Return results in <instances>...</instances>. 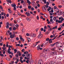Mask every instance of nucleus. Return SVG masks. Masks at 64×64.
Here are the masks:
<instances>
[{
    "mask_svg": "<svg viewBox=\"0 0 64 64\" xmlns=\"http://www.w3.org/2000/svg\"><path fill=\"white\" fill-rule=\"evenodd\" d=\"M32 46L33 47H35V46H36V45H35V44H34Z\"/></svg>",
    "mask_w": 64,
    "mask_h": 64,
    "instance_id": "nucleus-52",
    "label": "nucleus"
},
{
    "mask_svg": "<svg viewBox=\"0 0 64 64\" xmlns=\"http://www.w3.org/2000/svg\"><path fill=\"white\" fill-rule=\"evenodd\" d=\"M50 21L51 22H52V21H53V19H51L50 20Z\"/></svg>",
    "mask_w": 64,
    "mask_h": 64,
    "instance_id": "nucleus-55",
    "label": "nucleus"
},
{
    "mask_svg": "<svg viewBox=\"0 0 64 64\" xmlns=\"http://www.w3.org/2000/svg\"><path fill=\"white\" fill-rule=\"evenodd\" d=\"M59 52H61V53H62V52H63V50L60 48H59Z\"/></svg>",
    "mask_w": 64,
    "mask_h": 64,
    "instance_id": "nucleus-17",
    "label": "nucleus"
},
{
    "mask_svg": "<svg viewBox=\"0 0 64 64\" xmlns=\"http://www.w3.org/2000/svg\"><path fill=\"white\" fill-rule=\"evenodd\" d=\"M48 38H47L46 39V44H48ZM48 41V42H47Z\"/></svg>",
    "mask_w": 64,
    "mask_h": 64,
    "instance_id": "nucleus-16",
    "label": "nucleus"
},
{
    "mask_svg": "<svg viewBox=\"0 0 64 64\" xmlns=\"http://www.w3.org/2000/svg\"><path fill=\"white\" fill-rule=\"evenodd\" d=\"M39 43H40V41H38V42H36V46L37 44Z\"/></svg>",
    "mask_w": 64,
    "mask_h": 64,
    "instance_id": "nucleus-43",
    "label": "nucleus"
},
{
    "mask_svg": "<svg viewBox=\"0 0 64 64\" xmlns=\"http://www.w3.org/2000/svg\"><path fill=\"white\" fill-rule=\"evenodd\" d=\"M8 53L10 54H12V56H13V52H11L9 51L8 52Z\"/></svg>",
    "mask_w": 64,
    "mask_h": 64,
    "instance_id": "nucleus-19",
    "label": "nucleus"
},
{
    "mask_svg": "<svg viewBox=\"0 0 64 64\" xmlns=\"http://www.w3.org/2000/svg\"><path fill=\"white\" fill-rule=\"evenodd\" d=\"M31 10L32 11H33V10H34V8H31Z\"/></svg>",
    "mask_w": 64,
    "mask_h": 64,
    "instance_id": "nucleus-62",
    "label": "nucleus"
},
{
    "mask_svg": "<svg viewBox=\"0 0 64 64\" xmlns=\"http://www.w3.org/2000/svg\"><path fill=\"white\" fill-rule=\"evenodd\" d=\"M13 47L12 46H11L10 45H9L8 46V48H12V47Z\"/></svg>",
    "mask_w": 64,
    "mask_h": 64,
    "instance_id": "nucleus-36",
    "label": "nucleus"
},
{
    "mask_svg": "<svg viewBox=\"0 0 64 64\" xmlns=\"http://www.w3.org/2000/svg\"><path fill=\"white\" fill-rule=\"evenodd\" d=\"M16 28H18V27H19V25L18 24H16Z\"/></svg>",
    "mask_w": 64,
    "mask_h": 64,
    "instance_id": "nucleus-53",
    "label": "nucleus"
},
{
    "mask_svg": "<svg viewBox=\"0 0 64 64\" xmlns=\"http://www.w3.org/2000/svg\"><path fill=\"white\" fill-rule=\"evenodd\" d=\"M15 32H12V33L10 32L9 34V35H10V38H14V37H16V35L15 34Z\"/></svg>",
    "mask_w": 64,
    "mask_h": 64,
    "instance_id": "nucleus-1",
    "label": "nucleus"
},
{
    "mask_svg": "<svg viewBox=\"0 0 64 64\" xmlns=\"http://www.w3.org/2000/svg\"><path fill=\"white\" fill-rule=\"evenodd\" d=\"M43 1L44 2V4H46V5L45 7L47 9V8H48V2H47L46 1V0H43Z\"/></svg>",
    "mask_w": 64,
    "mask_h": 64,
    "instance_id": "nucleus-3",
    "label": "nucleus"
},
{
    "mask_svg": "<svg viewBox=\"0 0 64 64\" xmlns=\"http://www.w3.org/2000/svg\"><path fill=\"white\" fill-rule=\"evenodd\" d=\"M36 18L37 19V20H39V16H36Z\"/></svg>",
    "mask_w": 64,
    "mask_h": 64,
    "instance_id": "nucleus-47",
    "label": "nucleus"
},
{
    "mask_svg": "<svg viewBox=\"0 0 64 64\" xmlns=\"http://www.w3.org/2000/svg\"><path fill=\"white\" fill-rule=\"evenodd\" d=\"M39 35H43V34H41V32L40 31V33L39 34Z\"/></svg>",
    "mask_w": 64,
    "mask_h": 64,
    "instance_id": "nucleus-46",
    "label": "nucleus"
},
{
    "mask_svg": "<svg viewBox=\"0 0 64 64\" xmlns=\"http://www.w3.org/2000/svg\"><path fill=\"white\" fill-rule=\"evenodd\" d=\"M55 45V44L54 43L53 44H50V46H51L52 47L53 46H54Z\"/></svg>",
    "mask_w": 64,
    "mask_h": 64,
    "instance_id": "nucleus-21",
    "label": "nucleus"
},
{
    "mask_svg": "<svg viewBox=\"0 0 64 64\" xmlns=\"http://www.w3.org/2000/svg\"><path fill=\"white\" fill-rule=\"evenodd\" d=\"M21 51L22 52H24L25 51V50L24 49H23Z\"/></svg>",
    "mask_w": 64,
    "mask_h": 64,
    "instance_id": "nucleus-45",
    "label": "nucleus"
},
{
    "mask_svg": "<svg viewBox=\"0 0 64 64\" xmlns=\"http://www.w3.org/2000/svg\"><path fill=\"white\" fill-rule=\"evenodd\" d=\"M8 44H9V42H6V47H8V46H8Z\"/></svg>",
    "mask_w": 64,
    "mask_h": 64,
    "instance_id": "nucleus-25",
    "label": "nucleus"
},
{
    "mask_svg": "<svg viewBox=\"0 0 64 64\" xmlns=\"http://www.w3.org/2000/svg\"><path fill=\"white\" fill-rule=\"evenodd\" d=\"M56 17H54L53 20L54 21H55V20H56Z\"/></svg>",
    "mask_w": 64,
    "mask_h": 64,
    "instance_id": "nucleus-33",
    "label": "nucleus"
},
{
    "mask_svg": "<svg viewBox=\"0 0 64 64\" xmlns=\"http://www.w3.org/2000/svg\"><path fill=\"white\" fill-rule=\"evenodd\" d=\"M10 50H11V49H10V48H8V52H9V51H10Z\"/></svg>",
    "mask_w": 64,
    "mask_h": 64,
    "instance_id": "nucleus-38",
    "label": "nucleus"
},
{
    "mask_svg": "<svg viewBox=\"0 0 64 64\" xmlns=\"http://www.w3.org/2000/svg\"><path fill=\"white\" fill-rule=\"evenodd\" d=\"M12 64H14V62L13 61H11Z\"/></svg>",
    "mask_w": 64,
    "mask_h": 64,
    "instance_id": "nucleus-54",
    "label": "nucleus"
},
{
    "mask_svg": "<svg viewBox=\"0 0 64 64\" xmlns=\"http://www.w3.org/2000/svg\"><path fill=\"white\" fill-rule=\"evenodd\" d=\"M8 11L10 13H12V11H11V10H10V8H8Z\"/></svg>",
    "mask_w": 64,
    "mask_h": 64,
    "instance_id": "nucleus-15",
    "label": "nucleus"
},
{
    "mask_svg": "<svg viewBox=\"0 0 64 64\" xmlns=\"http://www.w3.org/2000/svg\"><path fill=\"white\" fill-rule=\"evenodd\" d=\"M42 37H43V35H38V37L39 39H41L42 38Z\"/></svg>",
    "mask_w": 64,
    "mask_h": 64,
    "instance_id": "nucleus-7",
    "label": "nucleus"
},
{
    "mask_svg": "<svg viewBox=\"0 0 64 64\" xmlns=\"http://www.w3.org/2000/svg\"><path fill=\"white\" fill-rule=\"evenodd\" d=\"M17 54H19L18 55L19 56H21V52L20 51H18L17 52Z\"/></svg>",
    "mask_w": 64,
    "mask_h": 64,
    "instance_id": "nucleus-10",
    "label": "nucleus"
},
{
    "mask_svg": "<svg viewBox=\"0 0 64 64\" xmlns=\"http://www.w3.org/2000/svg\"><path fill=\"white\" fill-rule=\"evenodd\" d=\"M53 12H54V11L53 10V9H52L49 12V13H50V15H53L54 14V13H53Z\"/></svg>",
    "mask_w": 64,
    "mask_h": 64,
    "instance_id": "nucleus-6",
    "label": "nucleus"
},
{
    "mask_svg": "<svg viewBox=\"0 0 64 64\" xmlns=\"http://www.w3.org/2000/svg\"><path fill=\"white\" fill-rule=\"evenodd\" d=\"M40 48V46H38L37 47V49L38 50H39V48Z\"/></svg>",
    "mask_w": 64,
    "mask_h": 64,
    "instance_id": "nucleus-23",
    "label": "nucleus"
},
{
    "mask_svg": "<svg viewBox=\"0 0 64 64\" xmlns=\"http://www.w3.org/2000/svg\"><path fill=\"white\" fill-rule=\"evenodd\" d=\"M2 49H3V51H6V48L4 46L2 47Z\"/></svg>",
    "mask_w": 64,
    "mask_h": 64,
    "instance_id": "nucleus-12",
    "label": "nucleus"
},
{
    "mask_svg": "<svg viewBox=\"0 0 64 64\" xmlns=\"http://www.w3.org/2000/svg\"><path fill=\"white\" fill-rule=\"evenodd\" d=\"M11 6L12 7H13L14 8V10H16V4H11Z\"/></svg>",
    "mask_w": 64,
    "mask_h": 64,
    "instance_id": "nucleus-5",
    "label": "nucleus"
},
{
    "mask_svg": "<svg viewBox=\"0 0 64 64\" xmlns=\"http://www.w3.org/2000/svg\"><path fill=\"white\" fill-rule=\"evenodd\" d=\"M55 37V35H54L53 36L52 35H51L50 36V38H52V37Z\"/></svg>",
    "mask_w": 64,
    "mask_h": 64,
    "instance_id": "nucleus-28",
    "label": "nucleus"
},
{
    "mask_svg": "<svg viewBox=\"0 0 64 64\" xmlns=\"http://www.w3.org/2000/svg\"><path fill=\"white\" fill-rule=\"evenodd\" d=\"M48 29V28H47V26H45L44 27V29Z\"/></svg>",
    "mask_w": 64,
    "mask_h": 64,
    "instance_id": "nucleus-39",
    "label": "nucleus"
},
{
    "mask_svg": "<svg viewBox=\"0 0 64 64\" xmlns=\"http://www.w3.org/2000/svg\"><path fill=\"white\" fill-rule=\"evenodd\" d=\"M44 17H46V18H47V17H48V16H47V15L45 14L44 15Z\"/></svg>",
    "mask_w": 64,
    "mask_h": 64,
    "instance_id": "nucleus-42",
    "label": "nucleus"
},
{
    "mask_svg": "<svg viewBox=\"0 0 64 64\" xmlns=\"http://www.w3.org/2000/svg\"><path fill=\"white\" fill-rule=\"evenodd\" d=\"M12 29L14 30H16V28L14 27Z\"/></svg>",
    "mask_w": 64,
    "mask_h": 64,
    "instance_id": "nucleus-31",
    "label": "nucleus"
},
{
    "mask_svg": "<svg viewBox=\"0 0 64 64\" xmlns=\"http://www.w3.org/2000/svg\"><path fill=\"white\" fill-rule=\"evenodd\" d=\"M19 61L20 62L22 63H23V61L21 60H20Z\"/></svg>",
    "mask_w": 64,
    "mask_h": 64,
    "instance_id": "nucleus-30",
    "label": "nucleus"
},
{
    "mask_svg": "<svg viewBox=\"0 0 64 64\" xmlns=\"http://www.w3.org/2000/svg\"><path fill=\"white\" fill-rule=\"evenodd\" d=\"M26 62L28 64H29V62H30V60H27L26 61Z\"/></svg>",
    "mask_w": 64,
    "mask_h": 64,
    "instance_id": "nucleus-32",
    "label": "nucleus"
},
{
    "mask_svg": "<svg viewBox=\"0 0 64 64\" xmlns=\"http://www.w3.org/2000/svg\"><path fill=\"white\" fill-rule=\"evenodd\" d=\"M16 46L17 47V46H20V44H16Z\"/></svg>",
    "mask_w": 64,
    "mask_h": 64,
    "instance_id": "nucleus-50",
    "label": "nucleus"
},
{
    "mask_svg": "<svg viewBox=\"0 0 64 64\" xmlns=\"http://www.w3.org/2000/svg\"><path fill=\"white\" fill-rule=\"evenodd\" d=\"M52 9V8H51V7L49 6L48 8V11H49V10H51Z\"/></svg>",
    "mask_w": 64,
    "mask_h": 64,
    "instance_id": "nucleus-26",
    "label": "nucleus"
},
{
    "mask_svg": "<svg viewBox=\"0 0 64 64\" xmlns=\"http://www.w3.org/2000/svg\"><path fill=\"white\" fill-rule=\"evenodd\" d=\"M20 37V40H22L23 39V38L22 37V36L20 35L19 36Z\"/></svg>",
    "mask_w": 64,
    "mask_h": 64,
    "instance_id": "nucleus-27",
    "label": "nucleus"
},
{
    "mask_svg": "<svg viewBox=\"0 0 64 64\" xmlns=\"http://www.w3.org/2000/svg\"><path fill=\"white\" fill-rule=\"evenodd\" d=\"M8 2H9V3H12V2H11V0H9Z\"/></svg>",
    "mask_w": 64,
    "mask_h": 64,
    "instance_id": "nucleus-57",
    "label": "nucleus"
},
{
    "mask_svg": "<svg viewBox=\"0 0 64 64\" xmlns=\"http://www.w3.org/2000/svg\"><path fill=\"white\" fill-rule=\"evenodd\" d=\"M30 14L29 13V12H28L26 14V16H27V17H30Z\"/></svg>",
    "mask_w": 64,
    "mask_h": 64,
    "instance_id": "nucleus-18",
    "label": "nucleus"
},
{
    "mask_svg": "<svg viewBox=\"0 0 64 64\" xmlns=\"http://www.w3.org/2000/svg\"><path fill=\"white\" fill-rule=\"evenodd\" d=\"M45 35H48V32H46L45 33Z\"/></svg>",
    "mask_w": 64,
    "mask_h": 64,
    "instance_id": "nucleus-34",
    "label": "nucleus"
},
{
    "mask_svg": "<svg viewBox=\"0 0 64 64\" xmlns=\"http://www.w3.org/2000/svg\"><path fill=\"white\" fill-rule=\"evenodd\" d=\"M40 30L41 31H43L44 30V28H41Z\"/></svg>",
    "mask_w": 64,
    "mask_h": 64,
    "instance_id": "nucleus-49",
    "label": "nucleus"
},
{
    "mask_svg": "<svg viewBox=\"0 0 64 64\" xmlns=\"http://www.w3.org/2000/svg\"><path fill=\"white\" fill-rule=\"evenodd\" d=\"M52 30V28H49V31H51Z\"/></svg>",
    "mask_w": 64,
    "mask_h": 64,
    "instance_id": "nucleus-29",
    "label": "nucleus"
},
{
    "mask_svg": "<svg viewBox=\"0 0 64 64\" xmlns=\"http://www.w3.org/2000/svg\"><path fill=\"white\" fill-rule=\"evenodd\" d=\"M8 34L6 32V35H8V34H9V33H10V30L8 31Z\"/></svg>",
    "mask_w": 64,
    "mask_h": 64,
    "instance_id": "nucleus-35",
    "label": "nucleus"
},
{
    "mask_svg": "<svg viewBox=\"0 0 64 64\" xmlns=\"http://www.w3.org/2000/svg\"><path fill=\"white\" fill-rule=\"evenodd\" d=\"M0 8L1 9H3V7H2V6L0 5Z\"/></svg>",
    "mask_w": 64,
    "mask_h": 64,
    "instance_id": "nucleus-51",
    "label": "nucleus"
},
{
    "mask_svg": "<svg viewBox=\"0 0 64 64\" xmlns=\"http://www.w3.org/2000/svg\"><path fill=\"white\" fill-rule=\"evenodd\" d=\"M14 53H16V52H17V50L16 49H14Z\"/></svg>",
    "mask_w": 64,
    "mask_h": 64,
    "instance_id": "nucleus-24",
    "label": "nucleus"
},
{
    "mask_svg": "<svg viewBox=\"0 0 64 64\" xmlns=\"http://www.w3.org/2000/svg\"><path fill=\"white\" fill-rule=\"evenodd\" d=\"M62 22V21H61V20H58V23H61Z\"/></svg>",
    "mask_w": 64,
    "mask_h": 64,
    "instance_id": "nucleus-37",
    "label": "nucleus"
},
{
    "mask_svg": "<svg viewBox=\"0 0 64 64\" xmlns=\"http://www.w3.org/2000/svg\"><path fill=\"white\" fill-rule=\"evenodd\" d=\"M6 28H7V29H8V28H9V26L6 25Z\"/></svg>",
    "mask_w": 64,
    "mask_h": 64,
    "instance_id": "nucleus-60",
    "label": "nucleus"
},
{
    "mask_svg": "<svg viewBox=\"0 0 64 64\" xmlns=\"http://www.w3.org/2000/svg\"><path fill=\"white\" fill-rule=\"evenodd\" d=\"M54 9H56V8H57V7H56V6H55L54 7Z\"/></svg>",
    "mask_w": 64,
    "mask_h": 64,
    "instance_id": "nucleus-63",
    "label": "nucleus"
},
{
    "mask_svg": "<svg viewBox=\"0 0 64 64\" xmlns=\"http://www.w3.org/2000/svg\"><path fill=\"white\" fill-rule=\"evenodd\" d=\"M46 10V9L45 8V7L44 6V8H42V11H43L44 12Z\"/></svg>",
    "mask_w": 64,
    "mask_h": 64,
    "instance_id": "nucleus-22",
    "label": "nucleus"
},
{
    "mask_svg": "<svg viewBox=\"0 0 64 64\" xmlns=\"http://www.w3.org/2000/svg\"><path fill=\"white\" fill-rule=\"evenodd\" d=\"M26 35L27 36H30V35L29 34H28V33L26 34Z\"/></svg>",
    "mask_w": 64,
    "mask_h": 64,
    "instance_id": "nucleus-59",
    "label": "nucleus"
},
{
    "mask_svg": "<svg viewBox=\"0 0 64 64\" xmlns=\"http://www.w3.org/2000/svg\"><path fill=\"white\" fill-rule=\"evenodd\" d=\"M26 19L28 22H29L30 21H31V19H30L29 18H26Z\"/></svg>",
    "mask_w": 64,
    "mask_h": 64,
    "instance_id": "nucleus-11",
    "label": "nucleus"
},
{
    "mask_svg": "<svg viewBox=\"0 0 64 64\" xmlns=\"http://www.w3.org/2000/svg\"><path fill=\"white\" fill-rule=\"evenodd\" d=\"M61 28H58V30H59V31H60V30H61Z\"/></svg>",
    "mask_w": 64,
    "mask_h": 64,
    "instance_id": "nucleus-48",
    "label": "nucleus"
},
{
    "mask_svg": "<svg viewBox=\"0 0 64 64\" xmlns=\"http://www.w3.org/2000/svg\"><path fill=\"white\" fill-rule=\"evenodd\" d=\"M10 24H9V22H7L6 23V25L8 26Z\"/></svg>",
    "mask_w": 64,
    "mask_h": 64,
    "instance_id": "nucleus-41",
    "label": "nucleus"
},
{
    "mask_svg": "<svg viewBox=\"0 0 64 64\" xmlns=\"http://www.w3.org/2000/svg\"><path fill=\"white\" fill-rule=\"evenodd\" d=\"M27 38L28 40V42H29L31 41V40H30V38Z\"/></svg>",
    "mask_w": 64,
    "mask_h": 64,
    "instance_id": "nucleus-20",
    "label": "nucleus"
},
{
    "mask_svg": "<svg viewBox=\"0 0 64 64\" xmlns=\"http://www.w3.org/2000/svg\"><path fill=\"white\" fill-rule=\"evenodd\" d=\"M63 26H64V23L62 24V25L61 26V27H63Z\"/></svg>",
    "mask_w": 64,
    "mask_h": 64,
    "instance_id": "nucleus-64",
    "label": "nucleus"
},
{
    "mask_svg": "<svg viewBox=\"0 0 64 64\" xmlns=\"http://www.w3.org/2000/svg\"><path fill=\"white\" fill-rule=\"evenodd\" d=\"M26 57H27H27L26 56L24 57L25 59L28 60V59H30V58L31 59V58H32V54H31L30 55L29 54H27L26 55Z\"/></svg>",
    "mask_w": 64,
    "mask_h": 64,
    "instance_id": "nucleus-2",
    "label": "nucleus"
},
{
    "mask_svg": "<svg viewBox=\"0 0 64 64\" xmlns=\"http://www.w3.org/2000/svg\"><path fill=\"white\" fill-rule=\"evenodd\" d=\"M63 18V17L62 16L60 17V18H59V20H60L61 19V18Z\"/></svg>",
    "mask_w": 64,
    "mask_h": 64,
    "instance_id": "nucleus-56",
    "label": "nucleus"
},
{
    "mask_svg": "<svg viewBox=\"0 0 64 64\" xmlns=\"http://www.w3.org/2000/svg\"><path fill=\"white\" fill-rule=\"evenodd\" d=\"M33 62L32 61L30 62V64H33Z\"/></svg>",
    "mask_w": 64,
    "mask_h": 64,
    "instance_id": "nucleus-58",
    "label": "nucleus"
},
{
    "mask_svg": "<svg viewBox=\"0 0 64 64\" xmlns=\"http://www.w3.org/2000/svg\"><path fill=\"white\" fill-rule=\"evenodd\" d=\"M31 6H28V9H31Z\"/></svg>",
    "mask_w": 64,
    "mask_h": 64,
    "instance_id": "nucleus-44",
    "label": "nucleus"
},
{
    "mask_svg": "<svg viewBox=\"0 0 64 64\" xmlns=\"http://www.w3.org/2000/svg\"><path fill=\"white\" fill-rule=\"evenodd\" d=\"M27 1V3H28V5H30V4H31V2H30L29 0H26Z\"/></svg>",
    "mask_w": 64,
    "mask_h": 64,
    "instance_id": "nucleus-14",
    "label": "nucleus"
},
{
    "mask_svg": "<svg viewBox=\"0 0 64 64\" xmlns=\"http://www.w3.org/2000/svg\"><path fill=\"white\" fill-rule=\"evenodd\" d=\"M38 64H43V62L42 60H38Z\"/></svg>",
    "mask_w": 64,
    "mask_h": 64,
    "instance_id": "nucleus-9",
    "label": "nucleus"
},
{
    "mask_svg": "<svg viewBox=\"0 0 64 64\" xmlns=\"http://www.w3.org/2000/svg\"><path fill=\"white\" fill-rule=\"evenodd\" d=\"M55 44H56V46L57 47H59L60 46V45H62V44L61 43L59 42H56L54 43Z\"/></svg>",
    "mask_w": 64,
    "mask_h": 64,
    "instance_id": "nucleus-4",
    "label": "nucleus"
},
{
    "mask_svg": "<svg viewBox=\"0 0 64 64\" xmlns=\"http://www.w3.org/2000/svg\"><path fill=\"white\" fill-rule=\"evenodd\" d=\"M64 20V18H62V19L61 20V21H62H62H63Z\"/></svg>",
    "mask_w": 64,
    "mask_h": 64,
    "instance_id": "nucleus-61",
    "label": "nucleus"
},
{
    "mask_svg": "<svg viewBox=\"0 0 64 64\" xmlns=\"http://www.w3.org/2000/svg\"><path fill=\"white\" fill-rule=\"evenodd\" d=\"M22 32H25V29L24 28H23L22 29Z\"/></svg>",
    "mask_w": 64,
    "mask_h": 64,
    "instance_id": "nucleus-40",
    "label": "nucleus"
},
{
    "mask_svg": "<svg viewBox=\"0 0 64 64\" xmlns=\"http://www.w3.org/2000/svg\"><path fill=\"white\" fill-rule=\"evenodd\" d=\"M31 37L32 38H35L36 37V34H33Z\"/></svg>",
    "mask_w": 64,
    "mask_h": 64,
    "instance_id": "nucleus-8",
    "label": "nucleus"
},
{
    "mask_svg": "<svg viewBox=\"0 0 64 64\" xmlns=\"http://www.w3.org/2000/svg\"><path fill=\"white\" fill-rule=\"evenodd\" d=\"M52 40V39H50L48 40V41L49 42V43H50V44H51V43H52V40Z\"/></svg>",
    "mask_w": 64,
    "mask_h": 64,
    "instance_id": "nucleus-13",
    "label": "nucleus"
}]
</instances>
